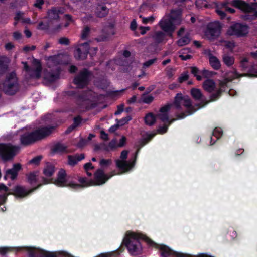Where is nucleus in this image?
<instances>
[{
	"instance_id": "nucleus-56",
	"label": "nucleus",
	"mask_w": 257,
	"mask_h": 257,
	"mask_svg": "<svg viewBox=\"0 0 257 257\" xmlns=\"http://www.w3.org/2000/svg\"><path fill=\"white\" fill-rule=\"evenodd\" d=\"M156 60V59H150V60L144 62L143 64V67L144 68L149 67V66L152 65L155 62Z\"/></svg>"
},
{
	"instance_id": "nucleus-15",
	"label": "nucleus",
	"mask_w": 257,
	"mask_h": 257,
	"mask_svg": "<svg viewBox=\"0 0 257 257\" xmlns=\"http://www.w3.org/2000/svg\"><path fill=\"white\" fill-rule=\"evenodd\" d=\"M115 34L114 26L110 24L105 26L102 30V34L96 38L98 42H103L109 40L110 37Z\"/></svg>"
},
{
	"instance_id": "nucleus-53",
	"label": "nucleus",
	"mask_w": 257,
	"mask_h": 257,
	"mask_svg": "<svg viewBox=\"0 0 257 257\" xmlns=\"http://www.w3.org/2000/svg\"><path fill=\"white\" fill-rule=\"evenodd\" d=\"M188 75L187 72H184L178 78V81L180 83H182L183 81L186 80L188 79Z\"/></svg>"
},
{
	"instance_id": "nucleus-10",
	"label": "nucleus",
	"mask_w": 257,
	"mask_h": 257,
	"mask_svg": "<svg viewBox=\"0 0 257 257\" xmlns=\"http://www.w3.org/2000/svg\"><path fill=\"white\" fill-rule=\"evenodd\" d=\"M42 185V184L40 183L37 186L27 190L24 186L17 185L13 188L12 192H9V194L14 195L17 198H23L39 188Z\"/></svg>"
},
{
	"instance_id": "nucleus-55",
	"label": "nucleus",
	"mask_w": 257,
	"mask_h": 257,
	"mask_svg": "<svg viewBox=\"0 0 257 257\" xmlns=\"http://www.w3.org/2000/svg\"><path fill=\"white\" fill-rule=\"evenodd\" d=\"M9 195H11L9 192L0 195V205L4 204L6 201L7 197Z\"/></svg>"
},
{
	"instance_id": "nucleus-13",
	"label": "nucleus",
	"mask_w": 257,
	"mask_h": 257,
	"mask_svg": "<svg viewBox=\"0 0 257 257\" xmlns=\"http://www.w3.org/2000/svg\"><path fill=\"white\" fill-rule=\"evenodd\" d=\"M29 257H57L54 253H51L45 250L33 247H26Z\"/></svg>"
},
{
	"instance_id": "nucleus-19",
	"label": "nucleus",
	"mask_w": 257,
	"mask_h": 257,
	"mask_svg": "<svg viewBox=\"0 0 257 257\" xmlns=\"http://www.w3.org/2000/svg\"><path fill=\"white\" fill-rule=\"evenodd\" d=\"M66 173L64 169H60L57 174V178L55 180L54 183L58 186H64L68 185H66Z\"/></svg>"
},
{
	"instance_id": "nucleus-17",
	"label": "nucleus",
	"mask_w": 257,
	"mask_h": 257,
	"mask_svg": "<svg viewBox=\"0 0 257 257\" xmlns=\"http://www.w3.org/2000/svg\"><path fill=\"white\" fill-rule=\"evenodd\" d=\"M114 175H115V173L108 176L104 173L103 170L99 169L94 173L95 184L97 185L103 184Z\"/></svg>"
},
{
	"instance_id": "nucleus-1",
	"label": "nucleus",
	"mask_w": 257,
	"mask_h": 257,
	"mask_svg": "<svg viewBox=\"0 0 257 257\" xmlns=\"http://www.w3.org/2000/svg\"><path fill=\"white\" fill-rule=\"evenodd\" d=\"M141 239H144L148 245L159 249L162 257H190L189 255L174 251L164 245L157 244L144 235L130 232V254L132 255L139 256L142 254V248L139 242Z\"/></svg>"
},
{
	"instance_id": "nucleus-30",
	"label": "nucleus",
	"mask_w": 257,
	"mask_h": 257,
	"mask_svg": "<svg viewBox=\"0 0 257 257\" xmlns=\"http://www.w3.org/2000/svg\"><path fill=\"white\" fill-rule=\"evenodd\" d=\"M191 94L192 96L196 100L201 101L202 102L205 100L203 98V95L200 90L197 88H192L191 90Z\"/></svg>"
},
{
	"instance_id": "nucleus-26",
	"label": "nucleus",
	"mask_w": 257,
	"mask_h": 257,
	"mask_svg": "<svg viewBox=\"0 0 257 257\" xmlns=\"http://www.w3.org/2000/svg\"><path fill=\"white\" fill-rule=\"evenodd\" d=\"M208 58L211 66L215 70H218L220 68L221 64L219 59L212 55L210 52L208 53Z\"/></svg>"
},
{
	"instance_id": "nucleus-51",
	"label": "nucleus",
	"mask_w": 257,
	"mask_h": 257,
	"mask_svg": "<svg viewBox=\"0 0 257 257\" xmlns=\"http://www.w3.org/2000/svg\"><path fill=\"white\" fill-rule=\"evenodd\" d=\"M112 163V160L111 159H102L100 161V165L101 166H109Z\"/></svg>"
},
{
	"instance_id": "nucleus-31",
	"label": "nucleus",
	"mask_w": 257,
	"mask_h": 257,
	"mask_svg": "<svg viewBox=\"0 0 257 257\" xmlns=\"http://www.w3.org/2000/svg\"><path fill=\"white\" fill-rule=\"evenodd\" d=\"M144 121L146 124L152 125L156 121V116L152 113H148L145 116Z\"/></svg>"
},
{
	"instance_id": "nucleus-37",
	"label": "nucleus",
	"mask_w": 257,
	"mask_h": 257,
	"mask_svg": "<svg viewBox=\"0 0 257 257\" xmlns=\"http://www.w3.org/2000/svg\"><path fill=\"white\" fill-rule=\"evenodd\" d=\"M42 71V66L39 63L37 64L36 68L32 71L33 73L31 74L32 77L38 79L41 76V73Z\"/></svg>"
},
{
	"instance_id": "nucleus-12",
	"label": "nucleus",
	"mask_w": 257,
	"mask_h": 257,
	"mask_svg": "<svg viewBox=\"0 0 257 257\" xmlns=\"http://www.w3.org/2000/svg\"><path fill=\"white\" fill-rule=\"evenodd\" d=\"M248 32V28L246 25L236 23L229 27L227 31L229 35H236L241 36L246 35Z\"/></svg>"
},
{
	"instance_id": "nucleus-4",
	"label": "nucleus",
	"mask_w": 257,
	"mask_h": 257,
	"mask_svg": "<svg viewBox=\"0 0 257 257\" xmlns=\"http://www.w3.org/2000/svg\"><path fill=\"white\" fill-rule=\"evenodd\" d=\"M174 105L176 109L186 110V114L183 113L181 116H178L177 119L183 118L196 111L192 106L190 99L188 96H183L181 93H178L175 97Z\"/></svg>"
},
{
	"instance_id": "nucleus-58",
	"label": "nucleus",
	"mask_w": 257,
	"mask_h": 257,
	"mask_svg": "<svg viewBox=\"0 0 257 257\" xmlns=\"http://www.w3.org/2000/svg\"><path fill=\"white\" fill-rule=\"evenodd\" d=\"M81 118L80 116L75 117L74 119V123L72 124V127H76L81 122Z\"/></svg>"
},
{
	"instance_id": "nucleus-49",
	"label": "nucleus",
	"mask_w": 257,
	"mask_h": 257,
	"mask_svg": "<svg viewBox=\"0 0 257 257\" xmlns=\"http://www.w3.org/2000/svg\"><path fill=\"white\" fill-rule=\"evenodd\" d=\"M13 248L12 247H0V254L2 255H5L7 253L12 251Z\"/></svg>"
},
{
	"instance_id": "nucleus-34",
	"label": "nucleus",
	"mask_w": 257,
	"mask_h": 257,
	"mask_svg": "<svg viewBox=\"0 0 257 257\" xmlns=\"http://www.w3.org/2000/svg\"><path fill=\"white\" fill-rule=\"evenodd\" d=\"M59 78L58 73L47 72L45 75V79L50 82L55 81Z\"/></svg>"
},
{
	"instance_id": "nucleus-47",
	"label": "nucleus",
	"mask_w": 257,
	"mask_h": 257,
	"mask_svg": "<svg viewBox=\"0 0 257 257\" xmlns=\"http://www.w3.org/2000/svg\"><path fill=\"white\" fill-rule=\"evenodd\" d=\"M221 91L220 89H216L215 93L211 95V96H210L211 100L214 101V100H216L217 99H218L220 97V96L221 95Z\"/></svg>"
},
{
	"instance_id": "nucleus-46",
	"label": "nucleus",
	"mask_w": 257,
	"mask_h": 257,
	"mask_svg": "<svg viewBox=\"0 0 257 257\" xmlns=\"http://www.w3.org/2000/svg\"><path fill=\"white\" fill-rule=\"evenodd\" d=\"M119 254V253H118V250H116L110 252L101 253L98 257H112L116 256Z\"/></svg>"
},
{
	"instance_id": "nucleus-33",
	"label": "nucleus",
	"mask_w": 257,
	"mask_h": 257,
	"mask_svg": "<svg viewBox=\"0 0 257 257\" xmlns=\"http://www.w3.org/2000/svg\"><path fill=\"white\" fill-rule=\"evenodd\" d=\"M222 61L225 65L228 67H230L234 64V58L233 56L228 54H224L222 56Z\"/></svg>"
},
{
	"instance_id": "nucleus-42",
	"label": "nucleus",
	"mask_w": 257,
	"mask_h": 257,
	"mask_svg": "<svg viewBox=\"0 0 257 257\" xmlns=\"http://www.w3.org/2000/svg\"><path fill=\"white\" fill-rule=\"evenodd\" d=\"M90 33V29L88 26H86L82 31L81 38L83 40L86 39Z\"/></svg>"
},
{
	"instance_id": "nucleus-6",
	"label": "nucleus",
	"mask_w": 257,
	"mask_h": 257,
	"mask_svg": "<svg viewBox=\"0 0 257 257\" xmlns=\"http://www.w3.org/2000/svg\"><path fill=\"white\" fill-rule=\"evenodd\" d=\"M20 149L19 146L11 143H0V156L5 162L12 160Z\"/></svg>"
},
{
	"instance_id": "nucleus-38",
	"label": "nucleus",
	"mask_w": 257,
	"mask_h": 257,
	"mask_svg": "<svg viewBox=\"0 0 257 257\" xmlns=\"http://www.w3.org/2000/svg\"><path fill=\"white\" fill-rule=\"evenodd\" d=\"M152 37L155 42L159 43L163 41L164 39L165 34L161 31L156 32Z\"/></svg>"
},
{
	"instance_id": "nucleus-63",
	"label": "nucleus",
	"mask_w": 257,
	"mask_h": 257,
	"mask_svg": "<svg viewBox=\"0 0 257 257\" xmlns=\"http://www.w3.org/2000/svg\"><path fill=\"white\" fill-rule=\"evenodd\" d=\"M128 156V151L127 150H123L121 153L120 159L119 160H126Z\"/></svg>"
},
{
	"instance_id": "nucleus-8",
	"label": "nucleus",
	"mask_w": 257,
	"mask_h": 257,
	"mask_svg": "<svg viewBox=\"0 0 257 257\" xmlns=\"http://www.w3.org/2000/svg\"><path fill=\"white\" fill-rule=\"evenodd\" d=\"M172 106V104H167L160 109L158 116L159 119L164 123L163 126L159 127L157 130L158 132L160 134L166 133L168 126L175 120L173 119L169 121V119L168 112Z\"/></svg>"
},
{
	"instance_id": "nucleus-9",
	"label": "nucleus",
	"mask_w": 257,
	"mask_h": 257,
	"mask_svg": "<svg viewBox=\"0 0 257 257\" xmlns=\"http://www.w3.org/2000/svg\"><path fill=\"white\" fill-rule=\"evenodd\" d=\"M221 28L222 26L218 21L209 23L204 32L205 37L211 41L216 39L221 33Z\"/></svg>"
},
{
	"instance_id": "nucleus-21",
	"label": "nucleus",
	"mask_w": 257,
	"mask_h": 257,
	"mask_svg": "<svg viewBox=\"0 0 257 257\" xmlns=\"http://www.w3.org/2000/svg\"><path fill=\"white\" fill-rule=\"evenodd\" d=\"M108 11L109 8L105 4H99L96 6L95 13L98 17L102 18L107 15Z\"/></svg>"
},
{
	"instance_id": "nucleus-32",
	"label": "nucleus",
	"mask_w": 257,
	"mask_h": 257,
	"mask_svg": "<svg viewBox=\"0 0 257 257\" xmlns=\"http://www.w3.org/2000/svg\"><path fill=\"white\" fill-rule=\"evenodd\" d=\"M222 135V131L220 128H215L212 133V137L211 138V144L214 143L216 140L218 139Z\"/></svg>"
},
{
	"instance_id": "nucleus-57",
	"label": "nucleus",
	"mask_w": 257,
	"mask_h": 257,
	"mask_svg": "<svg viewBox=\"0 0 257 257\" xmlns=\"http://www.w3.org/2000/svg\"><path fill=\"white\" fill-rule=\"evenodd\" d=\"M122 245H125L128 249V233L126 232L125 233V237L123 240Z\"/></svg>"
},
{
	"instance_id": "nucleus-54",
	"label": "nucleus",
	"mask_w": 257,
	"mask_h": 257,
	"mask_svg": "<svg viewBox=\"0 0 257 257\" xmlns=\"http://www.w3.org/2000/svg\"><path fill=\"white\" fill-rule=\"evenodd\" d=\"M59 43L62 45H68L70 44L69 39L66 37H62L59 39Z\"/></svg>"
},
{
	"instance_id": "nucleus-2",
	"label": "nucleus",
	"mask_w": 257,
	"mask_h": 257,
	"mask_svg": "<svg viewBox=\"0 0 257 257\" xmlns=\"http://www.w3.org/2000/svg\"><path fill=\"white\" fill-rule=\"evenodd\" d=\"M55 126L44 127L31 133H26L20 136L21 144L24 146L31 145L49 136L54 131Z\"/></svg>"
},
{
	"instance_id": "nucleus-40",
	"label": "nucleus",
	"mask_w": 257,
	"mask_h": 257,
	"mask_svg": "<svg viewBox=\"0 0 257 257\" xmlns=\"http://www.w3.org/2000/svg\"><path fill=\"white\" fill-rule=\"evenodd\" d=\"M8 70V64L2 59H0V75L5 73Z\"/></svg>"
},
{
	"instance_id": "nucleus-27",
	"label": "nucleus",
	"mask_w": 257,
	"mask_h": 257,
	"mask_svg": "<svg viewBox=\"0 0 257 257\" xmlns=\"http://www.w3.org/2000/svg\"><path fill=\"white\" fill-rule=\"evenodd\" d=\"M203 88L208 92H211L215 90L216 85L214 81L211 79L206 80L203 83Z\"/></svg>"
},
{
	"instance_id": "nucleus-22",
	"label": "nucleus",
	"mask_w": 257,
	"mask_h": 257,
	"mask_svg": "<svg viewBox=\"0 0 257 257\" xmlns=\"http://www.w3.org/2000/svg\"><path fill=\"white\" fill-rule=\"evenodd\" d=\"M116 166L120 171L119 174L127 172L128 171V162L123 160H116Z\"/></svg>"
},
{
	"instance_id": "nucleus-41",
	"label": "nucleus",
	"mask_w": 257,
	"mask_h": 257,
	"mask_svg": "<svg viewBox=\"0 0 257 257\" xmlns=\"http://www.w3.org/2000/svg\"><path fill=\"white\" fill-rule=\"evenodd\" d=\"M190 38L188 36H185L179 39L177 41V44L179 46H182L183 45L188 44L190 42Z\"/></svg>"
},
{
	"instance_id": "nucleus-61",
	"label": "nucleus",
	"mask_w": 257,
	"mask_h": 257,
	"mask_svg": "<svg viewBox=\"0 0 257 257\" xmlns=\"http://www.w3.org/2000/svg\"><path fill=\"white\" fill-rule=\"evenodd\" d=\"M44 4L43 0H36V3L34 4V6L39 9L42 8V6Z\"/></svg>"
},
{
	"instance_id": "nucleus-44",
	"label": "nucleus",
	"mask_w": 257,
	"mask_h": 257,
	"mask_svg": "<svg viewBox=\"0 0 257 257\" xmlns=\"http://www.w3.org/2000/svg\"><path fill=\"white\" fill-rule=\"evenodd\" d=\"M103 150L106 151H109V147L105 143H101L99 145L96 144L94 147V150L98 151Z\"/></svg>"
},
{
	"instance_id": "nucleus-60",
	"label": "nucleus",
	"mask_w": 257,
	"mask_h": 257,
	"mask_svg": "<svg viewBox=\"0 0 257 257\" xmlns=\"http://www.w3.org/2000/svg\"><path fill=\"white\" fill-rule=\"evenodd\" d=\"M24 13L22 12H18L17 13L16 16L15 17L14 19L16 21H18L20 20H22V18H23L24 16Z\"/></svg>"
},
{
	"instance_id": "nucleus-16",
	"label": "nucleus",
	"mask_w": 257,
	"mask_h": 257,
	"mask_svg": "<svg viewBox=\"0 0 257 257\" xmlns=\"http://www.w3.org/2000/svg\"><path fill=\"white\" fill-rule=\"evenodd\" d=\"M22 165L20 163L14 164L13 168L6 171L4 175V179L7 180L10 178L12 180H15L17 178L18 172L22 170Z\"/></svg>"
},
{
	"instance_id": "nucleus-36",
	"label": "nucleus",
	"mask_w": 257,
	"mask_h": 257,
	"mask_svg": "<svg viewBox=\"0 0 257 257\" xmlns=\"http://www.w3.org/2000/svg\"><path fill=\"white\" fill-rule=\"evenodd\" d=\"M67 146L65 145L58 143L55 144L53 148V151L54 152H64L66 151Z\"/></svg>"
},
{
	"instance_id": "nucleus-29",
	"label": "nucleus",
	"mask_w": 257,
	"mask_h": 257,
	"mask_svg": "<svg viewBox=\"0 0 257 257\" xmlns=\"http://www.w3.org/2000/svg\"><path fill=\"white\" fill-rule=\"evenodd\" d=\"M55 172L54 166L49 163L46 164L43 169V173L47 177L52 176Z\"/></svg>"
},
{
	"instance_id": "nucleus-39",
	"label": "nucleus",
	"mask_w": 257,
	"mask_h": 257,
	"mask_svg": "<svg viewBox=\"0 0 257 257\" xmlns=\"http://www.w3.org/2000/svg\"><path fill=\"white\" fill-rule=\"evenodd\" d=\"M240 75L236 72L235 70H233L231 72H228L226 74V80L227 81H231L233 79L238 78Z\"/></svg>"
},
{
	"instance_id": "nucleus-7",
	"label": "nucleus",
	"mask_w": 257,
	"mask_h": 257,
	"mask_svg": "<svg viewBox=\"0 0 257 257\" xmlns=\"http://www.w3.org/2000/svg\"><path fill=\"white\" fill-rule=\"evenodd\" d=\"M68 96H72L75 99L77 104L80 107L87 108L92 98V92L91 91L76 92L70 91L67 92Z\"/></svg>"
},
{
	"instance_id": "nucleus-45",
	"label": "nucleus",
	"mask_w": 257,
	"mask_h": 257,
	"mask_svg": "<svg viewBox=\"0 0 257 257\" xmlns=\"http://www.w3.org/2000/svg\"><path fill=\"white\" fill-rule=\"evenodd\" d=\"M154 97L151 95L144 94L142 96V101L145 103H150L153 101Z\"/></svg>"
},
{
	"instance_id": "nucleus-5",
	"label": "nucleus",
	"mask_w": 257,
	"mask_h": 257,
	"mask_svg": "<svg viewBox=\"0 0 257 257\" xmlns=\"http://www.w3.org/2000/svg\"><path fill=\"white\" fill-rule=\"evenodd\" d=\"M18 78L15 72L8 74L3 83V89L7 95H13L19 90Z\"/></svg>"
},
{
	"instance_id": "nucleus-35",
	"label": "nucleus",
	"mask_w": 257,
	"mask_h": 257,
	"mask_svg": "<svg viewBox=\"0 0 257 257\" xmlns=\"http://www.w3.org/2000/svg\"><path fill=\"white\" fill-rule=\"evenodd\" d=\"M190 52V51L188 48L182 49L179 52V57L183 60H186L190 59L191 57V55L189 54Z\"/></svg>"
},
{
	"instance_id": "nucleus-50",
	"label": "nucleus",
	"mask_w": 257,
	"mask_h": 257,
	"mask_svg": "<svg viewBox=\"0 0 257 257\" xmlns=\"http://www.w3.org/2000/svg\"><path fill=\"white\" fill-rule=\"evenodd\" d=\"M41 159H42L41 156H36V157H34V158H33L32 159H31L29 161V163L30 164H34L35 165H38L39 164Z\"/></svg>"
},
{
	"instance_id": "nucleus-25",
	"label": "nucleus",
	"mask_w": 257,
	"mask_h": 257,
	"mask_svg": "<svg viewBox=\"0 0 257 257\" xmlns=\"http://www.w3.org/2000/svg\"><path fill=\"white\" fill-rule=\"evenodd\" d=\"M85 158V154L83 153L80 154H75V155L68 156V164L71 166L75 165L78 161H80Z\"/></svg>"
},
{
	"instance_id": "nucleus-11",
	"label": "nucleus",
	"mask_w": 257,
	"mask_h": 257,
	"mask_svg": "<svg viewBox=\"0 0 257 257\" xmlns=\"http://www.w3.org/2000/svg\"><path fill=\"white\" fill-rule=\"evenodd\" d=\"M91 75L90 71L84 69L75 77L73 82L78 88H82L88 84Z\"/></svg>"
},
{
	"instance_id": "nucleus-14",
	"label": "nucleus",
	"mask_w": 257,
	"mask_h": 257,
	"mask_svg": "<svg viewBox=\"0 0 257 257\" xmlns=\"http://www.w3.org/2000/svg\"><path fill=\"white\" fill-rule=\"evenodd\" d=\"M89 48L88 42H85L79 44L74 53L75 58L78 60L85 59L89 53Z\"/></svg>"
},
{
	"instance_id": "nucleus-62",
	"label": "nucleus",
	"mask_w": 257,
	"mask_h": 257,
	"mask_svg": "<svg viewBox=\"0 0 257 257\" xmlns=\"http://www.w3.org/2000/svg\"><path fill=\"white\" fill-rule=\"evenodd\" d=\"M139 30H140V33L142 35H144L147 31L150 30V27L141 26L139 28Z\"/></svg>"
},
{
	"instance_id": "nucleus-64",
	"label": "nucleus",
	"mask_w": 257,
	"mask_h": 257,
	"mask_svg": "<svg viewBox=\"0 0 257 257\" xmlns=\"http://www.w3.org/2000/svg\"><path fill=\"white\" fill-rule=\"evenodd\" d=\"M224 42L225 46L230 49H232L234 47V43L233 42L224 41Z\"/></svg>"
},
{
	"instance_id": "nucleus-23",
	"label": "nucleus",
	"mask_w": 257,
	"mask_h": 257,
	"mask_svg": "<svg viewBox=\"0 0 257 257\" xmlns=\"http://www.w3.org/2000/svg\"><path fill=\"white\" fill-rule=\"evenodd\" d=\"M39 172L33 171L26 175L27 182L31 185L36 184L38 181Z\"/></svg>"
},
{
	"instance_id": "nucleus-43",
	"label": "nucleus",
	"mask_w": 257,
	"mask_h": 257,
	"mask_svg": "<svg viewBox=\"0 0 257 257\" xmlns=\"http://www.w3.org/2000/svg\"><path fill=\"white\" fill-rule=\"evenodd\" d=\"M51 23L49 21L47 23H44L43 22H40L37 27L39 30H48L51 25Z\"/></svg>"
},
{
	"instance_id": "nucleus-48",
	"label": "nucleus",
	"mask_w": 257,
	"mask_h": 257,
	"mask_svg": "<svg viewBox=\"0 0 257 257\" xmlns=\"http://www.w3.org/2000/svg\"><path fill=\"white\" fill-rule=\"evenodd\" d=\"M196 5L198 8H202L207 7V4L205 0H196Z\"/></svg>"
},
{
	"instance_id": "nucleus-3",
	"label": "nucleus",
	"mask_w": 257,
	"mask_h": 257,
	"mask_svg": "<svg viewBox=\"0 0 257 257\" xmlns=\"http://www.w3.org/2000/svg\"><path fill=\"white\" fill-rule=\"evenodd\" d=\"M181 11L178 9L171 11L169 15H165L159 23L161 28L171 36L176 26L181 23Z\"/></svg>"
},
{
	"instance_id": "nucleus-59",
	"label": "nucleus",
	"mask_w": 257,
	"mask_h": 257,
	"mask_svg": "<svg viewBox=\"0 0 257 257\" xmlns=\"http://www.w3.org/2000/svg\"><path fill=\"white\" fill-rule=\"evenodd\" d=\"M154 20V18L153 16H150L147 18H143L142 22L144 24H146L148 23H152Z\"/></svg>"
},
{
	"instance_id": "nucleus-20",
	"label": "nucleus",
	"mask_w": 257,
	"mask_h": 257,
	"mask_svg": "<svg viewBox=\"0 0 257 257\" xmlns=\"http://www.w3.org/2000/svg\"><path fill=\"white\" fill-rule=\"evenodd\" d=\"M61 11L59 9L57 8H52L48 10L47 12V17L48 21L52 24L53 21H57L59 19V14Z\"/></svg>"
},
{
	"instance_id": "nucleus-52",
	"label": "nucleus",
	"mask_w": 257,
	"mask_h": 257,
	"mask_svg": "<svg viewBox=\"0 0 257 257\" xmlns=\"http://www.w3.org/2000/svg\"><path fill=\"white\" fill-rule=\"evenodd\" d=\"M107 146L109 147V150L110 149H113L116 148L117 146V141L116 139H113L109 143Z\"/></svg>"
},
{
	"instance_id": "nucleus-18",
	"label": "nucleus",
	"mask_w": 257,
	"mask_h": 257,
	"mask_svg": "<svg viewBox=\"0 0 257 257\" xmlns=\"http://www.w3.org/2000/svg\"><path fill=\"white\" fill-rule=\"evenodd\" d=\"M232 5L240 9L243 11L249 13H253L255 16H257V11L253 12L252 8L246 3L240 0H233L232 2Z\"/></svg>"
},
{
	"instance_id": "nucleus-24",
	"label": "nucleus",
	"mask_w": 257,
	"mask_h": 257,
	"mask_svg": "<svg viewBox=\"0 0 257 257\" xmlns=\"http://www.w3.org/2000/svg\"><path fill=\"white\" fill-rule=\"evenodd\" d=\"M78 180L82 184L71 183L69 184L68 186L72 188L77 189L90 185V183L88 182L86 177H80Z\"/></svg>"
},
{
	"instance_id": "nucleus-28",
	"label": "nucleus",
	"mask_w": 257,
	"mask_h": 257,
	"mask_svg": "<svg viewBox=\"0 0 257 257\" xmlns=\"http://www.w3.org/2000/svg\"><path fill=\"white\" fill-rule=\"evenodd\" d=\"M128 51L126 50L124 51L123 55L115 60L116 63L120 66H127L128 63Z\"/></svg>"
}]
</instances>
